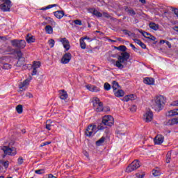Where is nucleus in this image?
Returning <instances> with one entry per match:
<instances>
[{
  "label": "nucleus",
  "mask_w": 178,
  "mask_h": 178,
  "mask_svg": "<svg viewBox=\"0 0 178 178\" xmlns=\"http://www.w3.org/2000/svg\"><path fill=\"white\" fill-rule=\"evenodd\" d=\"M26 40V42H28V44H31V42H34L35 41L34 36L31 35H27Z\"/></svg>",
  "instance_id": "nucleus-24"
},
{
  "label": "nucleus",
  "mask_w": 178,
  "mask_h": 178,
  "mask_svg": "<svg viewBox=\"0 0 178 178\" xmlns=\"http://www.w3.org/2000/svg\"><path fill=\"white\" fill-rule=\"evenodd\" d=\"M130 58V54L127 51L122 52L118 56V60L115 62V66L118 67V69H124V65L122 63H126L127 60Z\"/></svg>",
  "instance_id": "nucleus-3"
},
{
  "label": "nucleus",
  "mask_w": 178,
  "mask_h": 178,
  "mask_svg": "<svg viewBox=\"0 0 178 178\" xmlns=\"http://www.w3.org/2000/svg\"><path fill=\"white\" fill-rule=\"evenodd\" d=\"M143 83L148 86H154L155 84V79L154 78L146 77L144 79Z\"/></svg>",
  "instance_id": "nucleus-17"
},
{
  "label": "nucleus",
  "mask_w": 178,
  "mask_h": 178,
  "mask_svg": "<svg viewBox=\"0 0 178 178\" xmlns=\"http://www.w3.org/2000/svg\"><path fill=\"white\" fill-rule=\"evenodd\" d=\"M114 94L115 97H123V95H124V91H123L122 90H118V91L114 92Z\"/></svg>",
  "instance_id": "nucleus-28"
},
{
  "label": "nucleus",
  "mask_w": 178,
  "mask_h": 178,
  "mask_svg": "<svg viewBox=\"0 0 178 178\" xmlns=\"http://www.w3.org/2000/svg\"><path fill=\"white\" fill-rule=\"evenodd\" d=\"M54 122H51V120H47L46 122V129L47 130H52L54 129Z\"/></svg>",
  "instance_id": "nucleus-23"
},
{
  "label": "nucleus",
  "mask_w": 178,
  "mask_h": 178,
  "mask_svg": "<svg viewBox=\"0 0 178 178\" xmlns=\"http://www.w3.org/2000/svg\"><path fill=\"white\" fill-rule=\"evenodd\" d=\"M54 16H56L57 19H62V17L65 16V12H63V10L56 11L54 12Z\"/></svg>",
  "instance_id": "nucleus-20"
},
{
  "label": "nucleus",
  "mask_w": 178,
  "mask_h": 178,
  "mask_svg": "<svg viewBox=\"0 0 178 178\" xmlns=\"http://www.w3.org/2000/svg\"><path fill=\"white\" fill-rule=\"evenodd\" d=\"M25 95L28 98H33V95L31 93H30V92H26Z\"/></svg>",
  "instance_id": "nucleus-55"
},
{
  "label": "nucleus",
  "mask_w": 178,
  "mask_h": 178,
  "mask_svg": "<svg viewBox=\"0 0 178 178\" xmlns=\"http://www.w3.org/2000/svg\"><path fill=\"white\" fill-rule=\"evenodd\" d=\"M38 70H37V69L35 68H33V71H32V76H37V73H38Z\"/></svg>",
  "instance_id": "nucleus-47"
},
{
  "label": "nucleus",
  "mask_w": 178,
  "mask_h": 178,
  "mask_svg": "<svg viewBox=\"0 0 178 178\" xmlns=\"http://www.w3.org/2000/svg\"><path fill=\"white\" fill-rule=\"evenodd\" d=\"M86 88L89 91H91L92 92H99L101 91V89L94 85H86Z\"/></svg>",
  "instance_id": "nucleus-13"
},
{
  "label": "nucleus",
  "mask_w": 178,
  "mask_h": 178,
  "mask_svg": "<svg viewBox=\"0 0 178 178\" xmlns=\"http://www.w3.org/2000/svg\"><path fill=\"white\" fill-rule=\"evenodd\" d=\"M23 162H24V160L23 159V157L20 156L17 159V163L18 165H23Z\"/></svg>",
  "instance_id": "nucleus-43"
},
{
  "label": "nucleus",
  "mask_w": 178,
  "mask_h": 178,
  "mask_svg": "<svg viewBox=\"0 0 178 178\" xmlns=\"http://www.w3.org/2000/svg\"><path fill=\"white\" fill-rule=\"evenodd\" d=\"M152 119H154V114L151 111H146L143 115V120L146 123H149V122L152 121Z\"/></svg>",
  "instance_id": "nucleus-10"
},
{
  "label": "nucleus",
  "mask_w": 178,
  "mask_h": 178,
  "mask_svg": "<svg viewBox=\"0 0 178 178\" xmlns=\"http://www.w3.org/2000/svg\"><path fill=\"white\" fill-rule=\"evenodd\" d=\"M123 33L126 34V35H129V31L126 29L122 30Z\"/></svg>",
  "instance_id": "nucleus-61"
},
{
  "label": "nucleus",
  "mask_w": 178,
  "mask_h": 178,
  "mask_svg": "<svg viewBox=\"0 0 178 178\" xmlns=\"http://www.w3.org/2000/svg\"><path fill=\"white\" fill-rule=\"evenodd\" d=\"M45 20H47L49 23V24H51V26H55L56 24V22L54 21V19L49 17H45Z\"/></svg>",
  "instance_id": "nucleus-29"
},
{
  "label": "nucleus",
  "mask_w": 178,
  "mask_h": 178,
  "mask_svg": "<svg viewBox=\"0 0 178 178\" xmlns=\"http://www.w3.org/2000/svg\"><path fill=\"white\" fill-rule=\"evenodd\" d=\"M115 123V120L113 119V117L112 115H104L102 118V121L100 124L102 126H104V127H107L106 126H108V127H112Z\"/></svg>",
  "instance_id": "nucleus-4"
},
{
  "label": "nucleus",
  "mask_w": 178,
  "mask_h": 178,
  "mask_svg": "<svg viewBox=\"0 0 178 178\" xmlns=\"http://www.w3.org/2000/svg\"><path fill=\"white\" fill-rule=\"evenodd\" d=\"M104 88V90H106V91H109V90H111V84H109L108 83H105Z\"/></svg>",
  "instance_id": "nucleus-38"
},
{
  "label": "nucleus",
  "mask_w": 178,
  "mask_h": 178,
  "mask_svg": "<svg viewBox=\"0 0 178 178\" xmlns=\"http://www.w3.org/2000/svg\"><path fill=\"white\" fill-rule=\"evenodd\" d=\"M165 137L162 134H157L154 138V144L156 145H161L163 143Z\"/></svg>",
  "instance_id": "nucleus-12"
},
{
  "label": "nucleus",
  "mask_w": 178,
  "mask_h": 178,
  "mask_svg": "<svg viewBox=\"0 0 178 178\" xmlns=\"http://www.w3.org/2000/svg\"><path fill=\"white\" fill-rule=\"evenodd\" d=\"M55 6H58V5L56 4H51V5H49L46 7V9H51L52 8H55Z\"/></svg>",
  "instance_id": "nucleus-48"
},
{
  "label": "nucleus",
  "mask_w": 178,
  "mask_h": 178,
  "mask_svg": "<svg viewBox=\"0 0 178 178\" xmlns=\"http://www.w3.org/2000/svg\"><path fill=\"white\" fill-rule=\"evenodd\" d=\"M160 44H166V40H160Z\"/></svg>",
  "instance_id": "nucleus-62"
},
{
  "label": "nucleus",
  "mask_w": 178,
  "mask_h": 178,
  "mask_svg": "<svg viewBox=\"0 0 178 178\" xmlns=\"http://www.w3.org/2000/svg\"><path fill=\"white\" fill-rule=\"evenodd\" d=\"M93 108L97 112H104V104L98 97H95L93 101Z\"/></svg>",
  "instance_id": "nucleus-7"
},
{
  "label": "nucleus",
  "mask_w": 178,
  "mask_h": 178,
  "mask_svg": "<svg viewBox=\"0 0 178 178\" xmlns=\"http://www.w3.org/2000/svg\"><path fill=\"white\" fill-rule=\"evenodd\" d=\"M41 67V63L40 61H34L32 65V69H40Z\"/></svg>",
  "instance_id": "nucleus-27"
},
{
  "label": "nucleus",
  "mask_w": 178,
  "mask_h": 178,
  "mask_svg": "<svg viewBox=\"0 0 178 178\" xmlns=\"http://www.w3.org/2000/svg\"><path fill=\"white\" fill-rule=\"evenodd\" d=\"M130 47L132 48V49H134V51L137 50V48L136 47V46H134V44H130Z\"/></svg>",
  "instance_id": "nucleus-60"
},
{
  "label": "nucleus",
  "mask_w": 178,
  "mask_h": 178,
  "mask_svg": "<svg viewBox=\"0 0 178 178\" xmlns=\"http://www.w3.org/2000/svg\"><path fill=\"white\" fill-rule=\"evenodd\" d=\"M152 175H153V176H160L161 172L158 170H152Z\"/></svg>",
  "instance_id": "nucleus-39"
},
{
  "label": "nucleus",
  "mask_w": 178,
  "mask_h": 178,
  "mask_svg": "<svg viewBox=\"0 0 178 178\" xmlns=\"http://www.w3.org/2000/svg\"><path fill=\"white\" fill-rule=\"evenodd\" d=\"M51 141L43 143L40 145V147H45V145H49V144H51Z\"/></svg>",
  "instance_id": "nucleus-50"
},
{
  "label": "nucleus",
  "mask_w": 178,
  "mask_h": 178,
  "mask_svg": "<svg viewBox=\"0 0 178 178\" xmlns=\"http://www.w3.org/2000/svg\"><path fill=\"white\" fill-rule=\"evenodd\" d=\"M12 8V1L10 0H1L0 3V9L2 12H10Z\"/></svg>",
  "instance_id": "nucleus-5"
},
{
  "label": "nucleus",
  "mask_w": 178,
  "mask_h": 178,
  "mask_svg": "<svg viewBox=\"0 0 178 178\" xmlns=\"http://www.w3.org/2000/svg\"><path fill=\"white\" fill-rule=\"evenodd\" d=\"M80 47L82 49H86V42H84L83 39H80Z\"/></svg>",
  "instance_id": "nucleus-32"
},
{
  "label": "nucleus",
  "mask_w": 178,
  "mask_h": 178,
  "mask_svg": "<svg viewBox=\"0 0 178 178\" xmlns=\"http://www.w3.org/2000/svg\"><path fill=\"white\" fill-rule=\"evenodd\" d=\"M48 178H56V177L53 176L51 174H49Z\"/></svg>",
  "instance_id": "nucleus-63"
},
{
  "label": "nucleus",
  "mask_w": 178,
  "mask_h": 178,
  "mask_svg": "<svg viewBox=\"0 0 178 178\" xmlns=\"http://www.w3.org/2000/svg\"><path fill=\"white\" fill-rule=\"evenodd\" d=\"M130 110L131 112H136V111H137V106L134 105L131 107Z\"/></svg>",
  "instance_id": "nucleus-49"
},
{
  "label": "nucleus",
  "mask_w": 178,
  "mask_h": 178,
  "mask_svg": "<svg viewBox=\"0 0 178 178\" xmlns=\"http://www.w3.org/2000/svg\"><path fill=\"white\" fill-rule=\"evenodd\" d=\"M16 111L17 113H23V106L22 104L17 106Z\"/></svg>",
  "instance_id": "nucleus-31"
},
{
  "label": "nucleus",
  "mask_w": 178,
  "mask_h": 178,
  "mask_svg": "<svg viewBox=\"0 0 178 178\" xmlns=\"http://www.w3.org/2000/svg\"><path fill=\"white\" fill-rule=\"evenodd\" d=\"M6 155H16V149L15 147H9V146H3L1 148Z\"/></svg>",
  "instance_id": "nucleus-9"
},
{
  "label": "nucleus",
  "mask_w": 178,
  "mask_h": 178,
  "mask_svg": "<svg viewBox=\"0 0 178 178\" xmlns=\"http://www.w3.org/2000/svg\"><path fill=\"white\" fill-rule=\"evenodd\" d=\"M149 27L152 29V30H154V31H156L158 30H159V25L155 24V22H150L149 24Z\"/></svg>",
  "instance_id": "nucleus-22"
},
{
  "label": "nucleus",
  "mask_w": 178,
  "mask_h": 178,
  "mask_svg": "<svg viewBox=\"0 0 178 178\" xmlns=\"http://www.w3.org/2000/svg\"><path fill=\"white\" fill-rule=\"evenodd\" d=\"M60 41L65 51H69V49H70V43L69 42V40H67V39H66L65 38H63L61 39Z\"/></svg>",
  "instance_id": "nucleus-16"
},
{
  "label": "nucleus",
  "mask_w": 178,
  "mask_h": 178,
  "mask_svg": "<svg viewBox=\"0 0 178 178\" xmlns=\"http://www.w3.org/2000/svg\"><path fill=\"white\" fill-rule=\"evenodd\" d=\"M134 42H136V44H138V45H140L143 42H141V40H138V39H134Z\"/></svg>",
  "instance_id": "nucleus-52"
},
{
  "label": "nucleus",
  "mask_w": 178,
  "mask_h": 178,
  "mask_svg": "<svg viewBox=\"0 0 178 178\" xmlns=\"http://www.w3.org/2000/svg\"><path fill=\"white\" fill-rule=\"evenodd\" d=\"M15 54H17L19 59H21V58L23 56V53H22V51H20V50L16 51Z\"/></svg>",
  "instance_id": "nucleus-41"
},
{
  "label": "nucleus",
  "mask_w": 178,
  "mask_h": 178,
  "mask_svg": "<svg viewBox=\"0 0 178 178\" xmlns=\"http://www.w3.org/2000/svg\"><path fill=\"white\" fill-rule=\"evenodd\" d=\"M10 42L13 47L18 49H24L26 48V41L24 40H13Z\"/></svg>",
  "instance_id": "nucleus-6"
},
{
  "label": "nucleus",
  "mask_w": 178,
  "mask_h": 178,
  "mask_svg": "<svg viewBox=\"0 0 178 178\" xmlns=\"http://www.w3.org/2000/svg\"><path fill=\"white\" fill-rule=\"evenodd\" d=\"M32 79L33 78L30 76L28 79L24 80L23 83L19 85V88L22 90H26V88L29 84H30V81H31Z\"/></svg>",
  "instance_id": "nucleus-15"
},
{
  "label": "nucleus",
  "mask_w": 178,
  "mask_h": 178,
  "mask_svg": "<svg viewBox=\"0 0 178 178\" xmlns=\"http://www.w3.org/2000/svg\"><path fill=\"white\" fill-rule=\"evenodd\" d=\"M60 99H67V92L65 90H62L60 95Z\"/></svg>",
  "instance_id": "nucleus-26"
},
{
  "label": "nucleus",
  "mask_w": 178,
  "mask_h": 178,
  "mask_svg": "<svg viewBox=\"0 0 178 178\" xmlns=\"http://www.w3.org/2000/svg\"><path fill=\"white\" fill-rule=\"evenodd\" d=\"M1 164L3 165V166H4V168H8V166H9V161H3L1 162Z\"/></svg>",
  "instance_id": "nucleus-46"
},
{
  "label": "nucleus",
  "mask_w": 178,
  "mask_h": 178,
  "mask_svg": "<svg viewBox=\"0 0 178 178\" xmlns=\"http://www.w3.org/2000/svg\"><path fill=\"white\" fill-rule=\"evenodd\" d=\"M144 176H145V172H142L141 174L137 173L136 177L138 178H144Z\"/></svg>",
  "instance_id": "nucleus-45"
},
{
  "label": "nucleus",
  "mask_w": 178,
  "mask_h": 178,
  "mask_svg": "<svg viewBox=\"0 0 178 178\" xmlns=\"http://www.w3.org/2000/svg\"><path fill=\"white\" fill-rule=\"evenodd\" d=\"M166 45H168V48H172V44L170 43L169 41L165 42Z\"/></svg>",
  "instance_id": "nucleus-59"
},
{
  "label": "nucleus",
  "mask_w": 178,
  "mask_h": 178,
  "mask_svg": "<svg viewBox=\"0 0 178 178\" xmlns=\"http://www.w3.org/2000/svg\"><path fill=\"white\" fill-rule=\"evenodd\" d=\"M172 10H173L175 15H176L177 17H178V9L177 8H175Z\"/></svg>",
  "instance_id": "nucleus-57"
},
{
  "label": "nucleus",
  "mask_w": 178,
  "mask_h": 178,
  "mask_svg": "<svg viewBox=\"0 0 178 178\" xmlns=\"http://www.w3.org/2000/svg\"><path fill=\"white\" fill-rule=\"evenodd\" d=\"M167 124H168V126H173L175 124H178V118L169 120L167 122Z\"/></svg>",
  "instance_id": "nucleus-19"
},
{
  "label": "nucleus",
  "mask_w": 178,
  "mask_h": 178,
  "mask_svg": "<svg viewBox=\"0 0 178 178\" xmlns=\"http://www.w3.org/2000/svg\"><path fill=\"white\" fill-rule=\"evenodd\" d=\"M48 44L50 46V48H54V47L55 46V40L51 39L48 41Z\"/></svg>",
  "instance_id": "nucleus-37"
},
{
  "label": "nucleus",
  "mask_w": 178,
  "mask_h": 178,
  "mask_svg": "<svg viewBox=\"0 0 178 178\" xmlns=\"http://www.w3.org/2000/svg\"><path fill=\"white\" fill-rule=\"evenodd\" d=\"M104 143H105V137H102L99 140L96 141V145H97V147H99V145H102Z\"/></svg>",
  "instance_id": "nucleus-30"
},
{
  "label": "nucleus",
  "mask_w": 178,
  "mask_h": 178,
  "mask_svg": "<svg viewBox=\"0 0 178 178\" xmlns=\"http://www.w3.org/2000/svg\"><path fill=\"white\" fill-rule=\"evenodd\" d=\"M140 47H141V48H143V49H145V48H147V46L145 45V44H144L143 42L139 44Z\"/></svg>",
  "instance_id": "nucleus-56"
},
{
  "label": "nucleus",
  "mask_w": 178,
  "mask_h": 178,
  "mask_svg": "<svg viewBox=\"0 0 178 178\" xmlns=\"http://www.w3.org/2000/svg\"><path fill=\"white\" fill-rule=\"evenodd\" d=\"M129 101L133 100L134 99V95H128Z\"/></svg>",
  "instance_id": "nucleus-58"
},
{
  "label": "nucleus",
  "mask_w": 178,
  "mask_h": 178,
  "mask_svg": "<svg viewBox=\"0 0 178 178\" xmlns=\"http://www.w3.org/2000/svg\"><path fill=\"white\" fill-rule=\"evenodd\" d=\"M106 134H109L111 130L108 127L99 124L97 127L95 124L89 125L85 132V134H95L97 131H104Z\"/></svg>",
  "instance_id": "nucleus-2"
},
{
  "label": "nucleus",
  "mask_w": 178,
  "mask_h": 178,
  "mask_svg": "<svg viewBox=\"0 0 178 178\" xmlns=\"http://www.w3.org/2000/svg\"><path fill=\"white\" fill-rule=\"evenodd\" d=\"M44 30L47 34H52L54 33V29L50 25H47L45 26Z\"/></svg>",
  "instance_id": "nucleus-25"
},
{
  "label": "nucleus",
  "mask_w": 178,
  "mask_h": 178,
  "mask_svg": "<svg viewBox=\"0 0 178 178\" xmlns=\"http://www.w3.org/2000/svg\"><path fill=\"white\" fill-rule=\"evenodd\" d=\"M122 101H125L126 102H128V101H130V99H129V95L125 96L123 99Z\"/></svg>",
  "instance_id": "nucleus-54"
},
{
  "label": "nucleus",
  "mask_w": 178,
  "mask_h": 178,
  "mask_svg": "<svg viewBox=\"0 0 178 178\" xmlns=\"http://www.w3.org/2000/svg\"><path fill=\"white\" fill-rule=\"evenodd\" d=\"M112 87L114 90H118V88H119V83L118 82H116L115 81H113Z\"/></svg>",
  "instance_id": "nucleus-35"
},
{
  "label": "nucleus",
  "mask_w": 178,
  "mask_h": 178,
  "mask_svg": "<svg viewBox=\"0 0 178 178\" xmlns=\"http://www.w3.org/2000/svg\"><path fill=\"white\" fill-rule=\"evenodd\" d=\"M44 169H40V170H37L35 171V173H36V175H43V173H44Z\"/></svg>",
  "instance_id": "nucleus-42"
},
{
  "label": "nucleus",
  "mask_w": 178,
  "mask_h": 178,
  "mask_svg": "<svg viewBox=\"0 0 178 178\" xmlns=\"http://www.w3.org/2000/svg\"><path fill=\"white\" fill-rule=\"evenodd\" d=\"M72 60V54L70 53H66L63 55L61 58V63L66 65L70 62Z\"/></svg>",
  "instance_id": "nucleus-11"
},
{
  "label": "nucleus",
  "mask_w": 178,
  "mask_h": 178,
  "mask_svg": "<svg viewBox=\"0 0 178 178\" xmlns=\"http://www.w3.org/2000/svg\"><path fill=\"white\" fill-rule=\"evenodd\" d=\"M141 3H146L147 1H145V0H139Z\"/></svg>",
  "instance_id": "nucleus-64"
},
{
  "label": "nucleus",
  "mask_w": 178,
  "mask_h": 178,
  "mask_svg": "<svg viewBox=\"0 0 178 178\" xmlns=\"http://www.w3.org/2000/svg\"><path fill=\"white\" fill-rule=\"evenodd\" d=\"M125 10L126 12H127V13H129V15H136V12L133 9H129L128 8H127Z\"/></svg>",
  "instance_id": "nucleus-36"
},
{
  "label": "nucleus",
  "mask_w": 178,
  "mask_h": 178,
  "mask_svg": "<svg viewBox=\"0 0 178 178\" xmlns=\"http://www.w3.org/2000/svg\"><path fill=\"white\" fill-rule=\"evenodd\" d=\"M89 13H92L94 16L97 17H102V13H99L98 10H95V8L89 9Z\"/></svg>",
  "instance_id": "nucleus-18"
},
{
  "label": "nucleus",
  "mask_w": 178,
  "mask_h": 178,
  "mask_svg": "<svg viewBox=\"0 0 178 178\" xmlns=\"http://www.w3.org/2000/svg\"><path fill=\"white\" fill-rule=\"evenodd\" d=\"M103 16L104 17H106L107 19H109V17H111V15H109L108 13H103Z\"/></svg>",
  "instance_id": "nucleus-53"
},
{
  "label": "nucleus",
  "mask_w": 178,
  "mask_h": 178,
  "mask_svg": "<svg viewBox=\"0 0 178 178\" xmlns=\"http://www.w3.org/2000/svg\"><path fill=\"white\" fill-rule=\"evenodd\" d=\"M170 155H171V153L170 152H168L167 153V156H166V163H170Z\"/></svg>",
  "instance_id": "nucleus-40"
},
{
  "label": "nucleus",
  "mask_w": 178,
  "mask_h": 178,
  "mask_svg": "<svg viewBox=\"0 0 178 178\" xmlns=\"http://www.w3.org/2000/svg\"><path fill=\"white\" fill-rule=\"evenodd\" d=\"M166 99L163 95H157L152 100V108L156 112L162 111V108L165 106Z\"/></svg>",
  "instance_id": "nucleus-1"
},
{
  "label": "nucleus",
  "mask_w": 178,
  "mask_h": 178,
  "mask_svg": "<svg viewBox=\"0 0 178 178\" xmlns=\"http://www.w3.org/2000/svg\"><path fill=\"white\" fill-rule=\"evenodd\" d=\"M140 166H141L140 161L138 160H134L129 165H128L126 172L127 173H130L134 172V170H137Z\"/></svg>",
  "instance_id": "nucleus-8"
},
{
  "label": "nucleus",
  "mask_w": 178,
  "mask_h": 178,
  "mask_svg": "<svg viewBox=\"0 0 178 178\" xmlns=\"http://www.w3.org/2000/svg\"><path fill=\"white\" fill-rule=\"evenodd\" d=\"M172 106H178V100L174 101L172 104H171Z\"/></svg>",
  "instance_id": "nucleus-51"
},
{
  "label": "nucleus",
  "mask_w": 178,
  "mask_h": 178,
  "mask_svg": "<svg viewBox=\"0 0 178 178\" xmlns=\"http://www.w3.org/2000/svg\"><path fill=\"white\" fill-rule=\"evenodd\" d=\"M140 33L143 35V37H145V38H147L148 40H151L152 41H155V40H156L154 36H153L152 35H151V33H149L148 32L140 31Z\"/></svg>",
  "instance_id": "nucleus-14"
},
{
  "label": "nucleus",
  "mask_w": 178,
  "mask_h": 178,
  "mask_svg": "<svg viewBox=\"0 0 178 178\" xmlns=\"http://www.w3.org/2000/svg\"><path fill=\"white\" fill-rule=\"evenodd\" d=\"M116 48L118 49V51H122V52H126V51H127V47H126L124 45H122Z\"/></svg>",
  "instance_id": "nucleus-33"
},
{
  "label": "nucleus",
  "mask_w": 178,
  "mask_h": 178,
  "mask_svg": "<svg viewBox=\"0 0 178 178\" xmlns=\"http://www.w3.org/2000/svg\"><path fill=\"white\" fill-rule=\"evenodd\" d=\"M166 116H168V118H172L173 116H177V110L174 109V110L169 111L166 113Z\"/></svg>",
  "instance_id": "nucleus-21"
},
{
  "label": "nucleus",
  "mask_w": 178,
  "mask_h": 178,
  "mask_svg": "<svg viewBox=\"0 0 178 178\" xmlns=\"http://www.w3.org/2000/svg\"><path fill=\"white\" fill-rule=\"evenodd\" d=\"M74 23L76 24L77 26H82L83 23L81 22V20L80 19H76L74 21Z\"/></svg>",
  "instance_id": "nucleus-44"
},
{
  "label": "nucleus",
  "mask_w": 178,
  "mask_h": 178,
  "mask_svg": "<svg viewBox=\"0 0 178 178\" xmlns=\"http://www.w3.org/2000/svg\"><path fill=\"white\" fill-rule=\"evenodd\" d=\"M3 69H5L6 70H9V69H12V65L9 63H5L3 65Z\"/></svg>",
  "instance_id": "nucleus-34"
}]
</instances>
